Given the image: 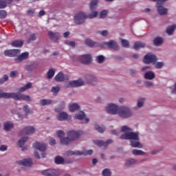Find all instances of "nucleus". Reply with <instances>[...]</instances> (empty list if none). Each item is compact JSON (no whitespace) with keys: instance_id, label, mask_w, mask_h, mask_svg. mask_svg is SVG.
<instances>
[{"instance_id":"obj_1","label":"nucleus","mask_w":176,"mask_h":176,"mask_svg":"<svg viewBox=\"0 0 176 176\" xmlns=\"http://www.w3.org/2000/svg\"><path fill=\"white\" fill-rule=\"evenodd\" d=\"M1 98H13L15 101H23L31 102V97L28 95H24L20 92L19 93H6L3 92V90L0 89V100Z\"/></svg>"},{"instance_id":"obj_2","label":"nucleus","mask_w":176,"mask_h":176,"mask_svg":"<svg viewBox=\"0 0 176 176\" xmlns=\"http://www.w3.org/2000/svg\"><path fill=\"white\" fill-rule=\"evenodd\" d=\"M98 16V12L95 11L91 12L89 14L86 15L85 13L80 12L77 13L74 16V22L76 24H83L85 23L86 19H94Z\"/></svg>"},{"instance_id":"obj_3","label":"nucleus","mask_w":176,"mask_h":176,"mask_svg":"<svg viewBox=\"0 0 176 176\" xmlns=\"http://www.w3.org/2000/svg\"><path fill=\"white\" fill-rule=\"evenodd\" d=\"M98 16V12L95 11L91 12L89 14L86 15L85 13L80 12L77 13L74 16V22L76 24H83L85 23L86 19H94Z\"/></svg>"},{"instance_id":"obj_4","label":"nucleus","mask_w":176,"mask_h":176,"mask_svg":"<svg viewBox=\"0 0 176 176\" xmlns=\"http://www.w3.org/2000/svg\"><path fill=\"white\" fill-rule=\"evenodd\" d=\"M118 113L120 118H124V119H127L133 116V113L130 109L126 107H119Z\"/></svg>"},{"instance_id":"obj_5","label":"nucleus","mask_w":176,"mask_h":176,"mask_svg":"<svg viewBox=\"0 0 176 176\" xmlns=\"http://www.w3.org/2000/svg\"><path fill=\"white\" fill-rule=\"evenodd\" d=\"M93 150H83L82 151H66V155L67 156H72L74 155H83V156H87V155H93Z\"/></svg>"},{"instance_id":"obj_6","label":"nucleus","mask_w":176,"mask_h":176,"mask_svg":"<svg viewBox=\"0 0 176 176\" xmlns=\"http://www.w3.org/2000/svg\"><path fill=\"white\" fill-rule=\"evenodd\" d=\"M84 132L82 131L72 130L67 132V135L72 140V141H76L80 135H83Z\"/></svg>"},{"instance_id":"obj_7","label":"nucleus","mask_w":176,"mask_h":176,"mask_svg":"<svg viewBox=\"0 0 176 176\" xmlns=\"http://www.w3.org/2000/svg\"><path fill=\"white\" fill-rule=\"evenodd\" d=\"M121 140H133V141H139L140 138L138 133L130 132L129 133H124L120 136Z\"/></svg>"},{"instance_id":"obj_8","label":"nucleus","mask_w":176,"mask_h":176,"mask_svg":"<svg viewBox=\"0 0 176 176\" xmlns=\"http://www.w3.org/2000/svg\"><path fill=\"white\" fill-rule=\"evenodd\" d=\"M65 86L66 87H80V86H85V81L82 78H78L77 80L67 82Z\"/></svg>"},{"instance_id":"obj_9","label":"nucleus","mask_w":176,"mask_h":176,"mask_svg":"<svg viewBox=\"0 0 176 176\" xmlns=\"http://www.w3.org/2000/svg\"><path fill=\"white\" fill-rule=\"evenodd\" d=\"M166 1L167 0H158V1H157V12L160 16H164V14L168 12V10L164 8L163 6V3L166 2Z\"/></svg>"},{"instance_id":"obj_10","label":"nucleus","mask_w":176,"mask_h":176,"mask_svg":"<svg viewBox=\"0 0 176 176\" xmlns=\"http://www.w3.org/2000/svg\"><path fill=\"white\" fill-rule=\"evenodd\" d=\"M156 61H157V57L151 53L146 54L144 58V63L145 64H152L153 63H156Z\"/></svg>"},{"instance_id":"obj_11","label":"nucleus","mask_w":176,"mask_h":176,"mask_svg":"<svg viewBox=\"0 0 176 176\" xmlns=\"http://www.w3.org/2000/svg\"><path fill=\"white\" fill-rule=\"evenodd\" d=\"M106 111H107V113H110V115H117L119 111V107L118 105L111 103L106 107Z\"/></svg>"},{"instance_id":"obj_12","label":"nucleus","mask_w":176,"mask_h":176,"mask_svg":"<svg viewBox=\"0 0 176 176\" xmlns=\"http://www.w3.org/2000/svg\"><path fill=\"white\" fill-rule=\"evenodd\" d=\"M58 113H59V115L56 116V119L60 122H63L64 120H71V119H72V117L68 115L67 112L60 111Z\"/></svg>"},{"instance_id":"obj_13","label":"nucleus","mask_w":176,"mask_h":176,"mask_svg":"<svg viewBox=\"0 0 176 176\" xmlns=\"http://www.w3.org/2000/svg\"><path fill=\"white\" fill-rule=\"evenodd\" d=\"M21 50H9L4 51V56H8V57H16L20 54Z\"/></svg>"},{"instance_id":"obj_14","label":"nucleus","mask_w":176,"mask_h":176,"mask_svg":"<svg viewBox=\"0 0 176 176\" xmlns=\"http://www.w3.org/2000/svg\"><path fill=\"white\" fill-rule=\"evenodd\" d=\"M85 79V83H88V85H96L97 83V77L94 75L87 74Z\"/></svg>"},{"instance_id":"obj_15","label":"nucleus","mask_w":176,"mask_h":176,"mask_svg":"<svg viewBox=\"0 0 176 176\" xmlns=\"http://www.w3.org/2000/svg\"><path fill=\"white\" fill-rule=\"evenodd\" d=\"M78 60L82 64L89 65L91 63V56L90 54H85L79 56Z\"/></svg>"},{"instance_id":"obj_16","label":"nucleus","mask_w":176,"mask_h":176,"mask_svg":"<svg viewBox=\"0 0 176 176\" xmlns=\"http://www.w3.org/2000/svg\"><path fill=\"white\" fill-rule=\"evenodd\" d=\"M35 133V128L34 126H26L19 132V135H24L25 134H34Z\"/></svg>"},{"instance_id":"obj_17","label":"nucleus","mask_w":176,"mask_h":176,"mask_svg":"<svg viewBox=\"0 0 176 176\" xmlns=\"http://www.w3.org/2000/svg\"><path fill=\"white\" fill-rule=\"evenodd\" d=\"M41 174L45 176H57L58 175V172L55 169H46L43 170Z\"/></svg>"},{"instance_id":"obj_18","label":"nucleus","mask_w":176,"mask_h":176,"mask_svg":"<svg viewBox=\"0 0 176 176\" xmlns=\"http://www.w3.org/2000/svg\"><path fill=\"white\" fill-rule=\"evenodd\" d=\"M48 36L51 41H53V42H57V41H58L60 38V33L53 32L52 31L48 32Z\"/></svg>"},{"instance_id":"obj_19","label":"nucleus","mask_w":176,"mask_h":176,"mask_svg":"<svg viewBox=\"0 0 176 176\" xmlns=\"http://www.w3.org/2000/svg\"><path fill=\"white\" fill-rule=\"evenodd\" d=\"M104 45L110 47V49H113V50H119V45H118V43L115 41H110L109 42L104 43Z\"/></svg>"},{"instance_id":"obj_20","label":"nucleus","mask_w":176,"mask_h":176,"mask_svg":"<svg viewBox=\"0 0 176 176\" xmlns=\"http://www.w3.org/2000/svg\"><path fill=\"white\" fill-rule=\"evenodd\" d=\"M18 164L25 166V167H31L32 166V160L31 158L19 160L17 162Z\"/></svg>"},{"instance_id":"obj_21","label":"nucleus","mask_w":176,"mask_h":176,"mask_svg":"<svg viewBox=\"0 0 176 176\" xmlns=\"http://www.w3.org/2000/svg\"><path fill=\"white\" fill-rule=\"evenodd\" d=\"M33 147H34L35 149L40 151V152H45L46 151V144L43 143L36 142L33 144Z\"/></svg>"},{"instance_id":"obj_22","label":"nucleus","mask_w":176,"mask_h":176,"mask_svg":"<svg viewBox=\"0 0 176 176\" xmlns=\"http://www.w3.org/2000/svg\"><path fill=\"white\" fill-rule=\"evenodd\" d=\"M28 52L22 53L18 56V58H15V63H21V61H23V60H27V58H28Z\"/></svg>"},{"instance_id":"obj_23","label":"nucleus","mask_w":176,"mask_h":176,"mask_svg":"<svg viewBox=\"0 0 176 176\" xmlns=\"http://www.w3.org/2000/svg\"><path fill=\"white\" fill-rule=\"evenodd\" d=\"M27 140H28V137H23L18 142V145L20 148H22V151H27V147H23L24 144H25V142H27Z\"/></svg>"},{"instance_id":"obj_24","label":"nucleus","mask_w":176,"mask_h":176,"mask_svg":"<svg viewBox=\"0 0 176 176\" xmlns=\"http://www.w3.org/2000/svg\"><path fill=\"white\" fill-rule=\"evenodd\" d=\"M23 45H24V41L23 40H15L11 43L12 47H21Z\"/></svg>"},{"instance_id":"obj_25","label":"nucleus","mask_w":176,"mask_h":176,"mask_svg":"<svg viewBox=\"0 0 176 176\" xmlns=\"http://www.w3.org/2000/svg\"><path fill=\"white\" fill-rule=\"evenodd\" d=\"M79 109H80V106L77 103H72L69 106V111L70 112H75V111H79Z\"/></svg>"},{"instance_id":"obj_26","label":"nucleus","mask_w":176,"mask_h":176,"mask_svg":"<svg viewBox=\"0 0 176 176\" xmlns=\"http://www.w3.org/2000/svg\"><path fill=\"white\" fill-rule=\"evenodd\" d=\"M60 144L63 145H68V144H71L72 142V139L68 137H64L63 138H60Z\"/></svg>"},{"instance_id":"obj_27","label":"nucleus","mask_w":176,"mask_h":176,"mask_svg":"<svg viewBox=\"0 0 176 176\" xmlns=\"http://www.w3.org/2000/svg\"><path fill=\"white\" fill-rule=\"evenodd\" d=\"M142 47H145V43L140 41H137L134 43L133 49L135 50H138V49H142Z\"/></svg>"},{"instance_id":"obj_28","label":"nucleus","mask_w":176,"mask_h":176,"mask_svg":"<svg viewBox=\"0 0 176 176\" xmlns=\"http://www.w3.org/2000/svg\"><path fill=\"white\" fill-rule=\"evenodd\" d=\"M32 87V83L28 82L25 86L19 89V93H23L25 91V90H28V89H31Z\"/></svg>"},{"instance_id":"obj_29","label":"nucleus","mask_w":176,"mask_h":176,"mask_svg":"<svg viewBox=\"0 0 176 176\" xmlns=\"http://www.w3.org/2000/svg\"><path fill=\"white\" fill-rule=\"evenodd\" d=\"M64 74L63 72H59L56 76H55V80L56 82H64L65 80Z\"/></svg>"},{"instance_id":"obj_30","label":"nucleus","mask_w":176,"mask_h":176,"mask_svg":"<svg viewBox=\"0 0 176 176\" xmlns=\"http://www.w3.org/2000/svg\"><path fill=\"white\" fill-rule=\"evenodd\" d=\"M144 78L145 79L152 80V79H155V73L153 72H147L144 75Z\"/></svg>"},{"instance_id":"obj_31","label":"nucleus","mask_w":176,"mask_h":176,"mask_svg":"<svg viewBox=\"0 0 176 176\" xmlns=\"http://www.w3.org/2000/svg\"><path fill=\"white\" fill-rule=\"evenodd\" d=\"M176 25H173L170 26H168L166 29V32L168 35H173L174 33V31H175Z\"/></svg>"},{"instance_id":"obj_32","label":"nucleus","mask_w":176,"mask_h":176,"mask_svg":"<svg viewBox=\"0 0 176 176\" xmlns=\"http://www.w3.org/2000/svg\"><path fill=\"white\" fill-rule=\"evenodd\" d=\"M52 101L50 99H42L40 100V104L41 107H45V105H50Z\"/></svg>"},{"instance_id":"obj_33","label":"nucleus","mask_w":176,"mask_h":176,"mask_svg":"<svg viewBox=\"0 0 176 176\" xmlns=\"http://www.w3.org/2000/svg\"><path fill=\"white\" fill-rule=\"evenodd\" d=\"M153 44L155 46H160V45L163 44V38L160 37H156L153 40Z\"/></svg>"},{"instance_id":"obj_34","label":"nucleus","mask_w":176,"mask_h":176,"mask_svg":"<svg viewBox=\"0 0 176 176\" xmlns=\"http://www.w3.org/2000/svg\"><path fill=\"white\" fill-rule=\"evenodd\" d=\"M76 119H78V120H83L85 118H86V114H85V112L80 111L78 113L76 114Z\"/></svg>"},{"instance_id":"obj_35","label":"nucleus","mask_w":176,"mask_h":176,"mask_svg":"<svg viewBox=\"0 0 176 176\" xmlns=\"http://www.w3.org/2000/svg\"><path fill=\"white\" fill-rule=\"evenodd\" d=\"M25 69H26V71H34V69H36L37 66L35 64H31V65H26L24 67Z\"/></svg>"},{"instance_id":"obj_36","label":"nucleus","mask_w":176,"mask_h":176,"mask_svg":"<svg viewBox=\"0 0 176 176\" xmlns=\"http://www.w3.org/2000/svg\"><path fill=\"white\" fill-rule=\"evenodd\" d=\"M131 145L132 148H142V144L138 141L132 140L131 141Z\"/></svg>"},{"instance_id":"obj_37","label":"nucleus","mask_w":176,"mask_h":176,"mask_svg":"<svg viewBox=\"0 0 176 176\" xmlns=\"http://www.w3.org/2000/svg\"><path fill=\"white\" fill-rule=\"evenodd\" d=\"M12 129H13V124L12 122H8L4 124V130L6 131H10Z\"/></svg>"},{"instance_id":"obj_38","label":"nucleus","mask_w":176,"mask_h":176,"mask_svg":"<svg viewBox=\"0 0 176 176\" xmlns=\"http://www.w3.org/2000/svg\"><path fill=\"white\" fill-rule=\"evenodd\" d=\"M85 43L87 46H89V47H94V46H97V43L91 41L89 38H87L85 40Z\"/></svg>"},{"instance_id":"obj_39","label":"nucleus","mask_w":176,"mask_h":176,"mask_svg":"<svg viewBox=\"0 0 176 176\" xmlns=\"http://www.w3.org/2000/svg\"><path fill=\"white\" fill-rule=\"evenodd\" d=\"M54 162L56 164H63V163H64V158L60 156H56L55 157Z\"/></svg>"},{"instance_id":"obj_40","label":"nucleus","mask_w":176,"mask_h":176,"mask_svg":"<svg viewBox=\"0 0 176 176\" xmlns=\"http://www.w3.org/2000/svg\"><path fill=\"white\" fill-rule=\"evenodd\" d=\"M65 108V102H62L59 105L58 107L55 108V111L56 112H60L63 111Z\"/></svg>"},{"instance_id":"obj_41","label":"nucleus","mask_w":176,"mask_h":176,"mask_svg":"<svg viewBox=\"0 0 176 176\" xmlns=\"http://www.w3.org/2000/svg\"><path fill=\"white\" fill-rule=\"evenodd\" d=\"M98 3V0H91L90 3L91 10H93V9H96V8H97Z\"/></svg>"},{"instance_id":"obj_42","label":"nucleus","mask_w":176,"mask_h":176,"mask_svg":"<svg viewBox=\"0 0 176 176\" xmlns=\"http://www.w3.org/2000/svg\"><path fill=\"white\" fill-rule=\"evenodd\" d=\"M121 43L122 47H129L130 46V43H129V41L126 39L121 38Z\"/></svg>"},{"instance_id":"obj_43","label":"nucleus","mask_w":176,"mask_h":176,"mask_svg":"<svg viewBox=\"0 0 176 176\" xmlns=\"http://www.w3.org/2000/svg\"><path fill=\"white\" fill-rule=\"evenodd\" d=\"M23 111L25 112V115H30V113H32V109H30L28 104L23 105Z\"/></svg>"},{"instance_id":"obj_44","label":"nucleus","mask_w":176,"mask_h":176,"mask_svg":"<svg viewBox=\"0 0 176 176\" xmlns=\"http://www.w3.org/2000/svg\"><path fill=\"white\" fill-rule=\"evenodd\" d=\"M36 36H37V34L35 33L30 34L28 39V42H32L34 41H36Z\"/></svg>"},{"instance_id":"obj_45","label":"nucleus","mask_w":176,"mask_h":176,"mask_svg":"<svg viewBox=\"0 0 176 176\" xmlns=\"http://www.w3.org/2000/svg\"><path fill=\"white\" fill-rule=\"evenodd\" d=\"M132 153L133 155H134L135 156H137L138 155H145V153L141 150H137V149H134L132 151Z\"/></svg>"},{"instance_id":"obj_46","label":"nucleus","mask_w":176,"mask_h":176,"mask_svg":"<svg viewBox=\"0 0 176 176\" xmlns=\"http://www.w3.org/2000/svg\"><path fill=\"white\" fill-rule=\"evenodd\" d=\"M54 74H56V72L53 69H49L47 72V78L48 79H52L53 76H54Z\"/></svg>"},{"instance_id":"obj_47","label":"nucleus","mask_w":176,"mask_h":176,"mask_svg":"<svg viewBox=\"0 0 176 176\" xmlns=\"http://www.w3.org/2000/svg\"><path fill=\"white\" fill-rule=\"evenodd\" d=\"M94 144L97 145L98 146H105V141L102 140H94Z\"/></svg>"},{"instance_id":"obj_48","label":"nucleus","mask_w":176,"mask_h":176,"mask_svg":"<svg viewBox=\"0 0 176 176\" xmlns=\"http://www.w3.org/2000/svg\"><path fill=\"white\" fill-rule=\"evenodd\" d=\"M95 130H97L98 133H104L105 131V128L100 126V125H95Z\"/></svg>"},{"instance_id":"obj_49","label":"nucleus","mask_w":176,"mask_h":176,"mask_svg":"<svg viewBox=\"0 0 176 176\" xmlns=\"http://www.w3.org/2000/svg\"><path fill=\"white\" fill-rule=\"evenodd\" d=\"M102 174L103 176H111L112 173H111V170L106 168L103 170Z\"/></svg>"},{"instance_id":"obj_50","label":"nucleus","mask_w":176,"mask_h":176,"mask_svg":"<svg viewBox=\"0 0 176 176\" xmlns=\"http://www.w3.org/2000/svg\"><path fill=\"white\" fill-rule=\"evenodd\" d=\"M56 134L58 138H60V140H61V138H64L63 137L65 135V132H64L63 131H57Z\"/></svg>"},{"instance_id":"obj_51","label":"nucleus","mask_w":176,"mask_h":176,"mask_svg":"<svg viewBox=\"0 0 176 176\" xmlns=\"http://www.w3.org/2000/svg\"><path fill=\"white\" fill-rule=\"evenodd\" d=\"M144 101H145V98H141L138 99V108H141V107H142V105H144Z\"/></svg>"},{"instance_id":"obj_52","label":"nucleus","mask_w":176,"mask_h":176,"mask_svg":"<svg viewBox=\"0 0 176 176\" xmlns=\"http://www.w3.org/2000/svg\"><path fill=\"white\" fill-rule=\"evenodd\" d=\"M135 160L134 159H129V160H126L125 164L126 166H131V164H134L135 163Z\"/></svg>"},{"instance_id":"obj_53","label":"nucleus","mask_w":176,"mask_h":176,"mask_svg":"<svg viewBox=\"0 0 176 176\" xmlns=\"http://www.w3.org/2000/svg\"><path fill=\"white\" fill-rule=\"evenodd\" d=\"M65 45H67L68 46H71L72 47H75V45H76V43L75 41H65Z\"/></svg>"},{"instance_id":"obj_54","label":"nucleus","mask_w":176,"mask_h":176,"mask_svg":"<svg viewBox=\"0 0 176 176\" xmlns=\"http://www.w3.org/2000/svg\"><path fill=\"white\" fill-rule=\"evenodd\" d=\"M52 93H54V96H56L57 93L60 91V87L58 86L53 87L52 89Z\"/></svg>"},{"instance_id":"obj_55","label":"nucleus","mask_w":176,"mask_h":176,"mask_svg":"<svg viewBox=\"0 0 176 176\" xmlns=\"http://www.w3.org/2000/svg\"><path fill=\"white\" fill-rule=\"evenodd\" d=\"M8 16V12L4 10H0V19H5Z\"/></svg>"},{"instance_id":"obj_56","label":"nucleus","mask_w":176,"mask_h":176,"mask_svg":"<svg viewBox=\"0 0 176 176\" xmlns=\"http://www.w3.org/2000/svg\"><path fill=\"white\" fill-rule=\"evenodd\" d=\"M9 80V76L5 74L2 78L0 79V85H3L4 82H7Z\"/></svg>"},{"instance_id":"obj_57","label":"nucleus","mask_w":176,"mask_h":176,"mask_svg":"<svg viewBox=\"0 0 176 176\" xmlns=\"http://www.w3.org/2000/svg\"><path fill=\"white\" fill-rule=\"evenodd\" d=\"M97 60H98V63H99V64H102V63H104V61L105 60V57H104V56H102V55H100L97 57Z\"/></svg>"},{"instance_id":"obj_58","label":"nucleus","mask_w":176,"mask_h":176,"mask_svg":"<svg viewBox=\"0 0 176 176\" xmlns=\"http://www.w3.org/2000/svg\"><path fill=\"white\" fill-rule=\"evenodd\" d=\"M107 14H108V12H107V10H103L100 12V19H105L107 17Z\"/></svg>"},{"instance_id":"obj_59","label":"nucleus","mask_w":176,"mask_h":176,"mask_svg":"<svg viewBox=\"0 0 176 176\" xmlns=\"http://www.w3.org/2000/svg\"><path fill=\"white\" fill-rule=\"evenodd\" d=\"M131 129H130L127 126H123L121 129L122 133H127V131H131Z\"/></svg>"},{"instance_id":"obj_60","label":"nucleus","mask_w":176,"mask_h":176,"mask_svg":"<svg viewBox=\"0 0 176 176\" xmlns=\"http://www.w3.org/2000/svg\"><path fill=\"white\" fill-rule=\"evenodd\" d=\"M6 2L4 0H0V9H5L6 8Z\"/></svg>"},{"instance_id":"obj_61","label":"nucleus","mask_w":176,"mask_h":176,"mask_svg":"<svg viewBox=\"0 0 176 176\" xmlns=\"http://www.w3.org/2000/svg\"><path fill=\"white\" fill-rule=\"evenodd\" d=\"M164 65V63L163 62H158L155 64V68L160 69Z\"/></svg>"},{"instance_id":"obj_62","label":"nucleus","mask_w":176,"mask_h":176,"mask_svg":"<svg viewBox=\"0 0 176 176\" xmlns=\"http://www.w3.org/2000/svg\"><path fill=\"white\" fill-rule=\"evenodd\" d=\"M50 145H56V139L55 138H51L50 140Z\"/></svg>"},{"instance_id":"obj_63","label":"nucleus","mask_w":176,"mask_h":176,"mask_svg":"<svg viewBox=\"0 0 176 176\" xmlns=\"http://www.w3.org/2000/svg\"><path fill=\"white\" fill-rule=\"evenodd\" d=\"M16 75H17V71H12L10 74V78H16Z\"/></svg>"},{"instance_id":"obj_64","label":"nucleus","mask_w":176,"mask_h":176,"mask_svg":"<svg viewBox=\"0 0 176 176\" xmlns=\"http://www.w3.org/2000/svg\"><path fill=\"white\" fill-rule=\"evenodd\" d=\"M7 149H8V146H7L1 145V146H0V151H1V152H5V151H7Z\"/></svg>"}]
</instances>
